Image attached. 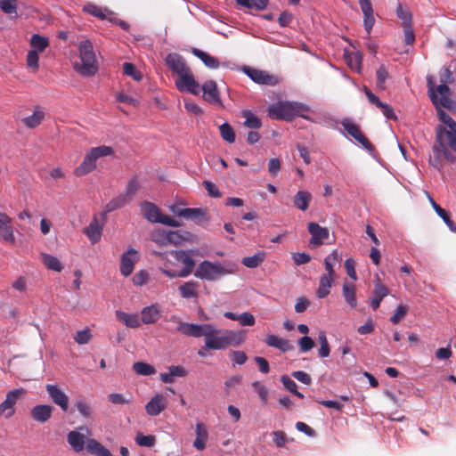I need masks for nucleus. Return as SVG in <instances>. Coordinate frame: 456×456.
<instances>
[{
  "label": "nucleus",
  "mask_w": 456,
  "mask_h": 456,
  "mask_svg": "<svg viewBox=\"0 0 456 456\" xmlns=\"http://www.w3.org/2000/svg\"><path fill=\"white\" fill-rule=\"evenodd\" d=\"M113 154L114 150L110 146L101 145L91 148L86 154L83 162L79 166L78 171H93L97 168V165L101 158L111 156Z\"/></svg>",
  "instance_id": "obj_7"
},
{
  "label": "nucleus",
  "mask_w": 456,
  "mask_h": 456,
  "mask_svg": "<svg viewBox=\"0 0 456 456\" xmlns=\"http://www.w3.org/2000/svg\"><path fill=\"white\" fill-rule=\"evenodd\" d=\"M265 341L268 346L277 348L282 353H286L294 349V346L289 342V340L273 334L266 335Z\"/></svg>",
  "instance_id": "obj_23"
},
{
  "label": "nucleus",
  "mask_w": 456,
  "mask_h": 456,
  "mask_svg": "<svg viewBox=\"0 0 456 456\" xmlns=\"http://www.w3.org/2000/svg\"><path fill=\"white\" fill-rule=\"evenodd\" d=\"M139 188L140 183L138 182L137 177H133L126 186L125 195L127 196V198L131 200V199L134 197V195L136 193Z\"/></svg>",
  "instance_id": "obj_55"
},
{
  "label": "nucleus",
  "mask_w": 456,
  "mask_h": 456,
  "mask_svg": "<svg viewBox=\"0 0 456 456\" xmlns=\"http://www.w3.org/2000/svg\"><path fill=\"white\" fill-rule=\"evenodd\" d=\"M373 297L381 300L389 294V289L381 283L379 275L375 276Z\"/></svg>",
  "instance_id": "obj_42"
},
{
  "label": "nucleus",
  "mask_w": 456,
  "mask_h": 456,
  "mask_svg": "<svg viewBox=\"0 0 456 456\" xmlns=\"http://www.w3.org/2000/svg\"><path fill=\"white\" fill-rule=\"evenodd\" d=\"M45 118V113L37 108L32 115L22 118V123L28 128H35L41 124Z\"/></svg>",
  "instance_id": "obj_36"
},
{
  "label": "nucleus",
  "mask_w": 456,
  "mask_h": 456,
  "mask_svg": "<svg viewBox=\"0 0 456 456\" xmlns=\"http://www.w3.org/2000/svg\"><path fill=\"white\" fill-rule=\"evenodd\" d=\"M78 50L80 61H76L74 63L75 70L85 77L94 75L98 70V67L91 41H81Z\"/></svg>",
  "instance_id": "obj_4"
},
{
  "label": "nucleus",
  "mask_w": 456,
  "mask_h": 456,
  "mask_svg": "<svg viewBox=\"0 0 456 456\" xmlns=\"http://www.w3.org/2000/svg\"><path fill=\"white\" fill-rule=\"evenodd\" d=\"M273 442L278 447H283L287 442V436L283 431L277 430L272 433Z\"/></svg>",
  "instance_id": "obj_62"
},
{
  "label": "nucleus",
  "mask_w": 456,
  "mask_h": 456,
  "mask_svg": "<svg viewBox=\"0 0 456 456\" xmlns=\"http://www.w3.org/2000/svg\"><path fill=\"white\" fill-rule=\"evenodd\" d=\"M238 322L241 326H253L256 319L252 314L245 312L238 315Z\"/></svg>",
  "instance_id": "obj_57"
},
{
  "label": "nucleus",
  "mask_w": 456,
  "mask_h": 456,
  "mask_svg": "<svg viewBox=\"0 0 456 456\" xmlns=\"http://www.w3.org/2000/svg\"><path fill=\"white\" fill-rule=\"evenodd\" d=\"M102 231V226L94 216L90 224L84 228L83 232L88 237L89 240L94 244L101 240Z\"/></svg>",
  "instance_id": "obj_25"
},
{
  "label": "nucleus",
  "mask_w": 456,
  "mask_h": 456,
  "mask_svg": "<svg viewBox=\"0 0 456 456\" xmlns=\"http://www.w3.org/2000/svg\"><path fill=\"white\" fill-rule=\"evenodd\" d=\"M75 407L81 417H83L85 419H89L94 415L93 407L83 398L77 399L75 402Z\"/></svg>",
  "instance_id": "obj_38"
},
{
  "label": "nucleus",
  "mask_w": 456,
  "mask_h": 456,
  "mask_svg": "<svg viewBox=\"0 0 456 456\" xmlns=\"http://www.w3.org/2000/svg\"><path fill=\"white\" fill-rule=\"evenodd\" d=\"M0 9L10 15L17 12V5L14 0H0Z\"/></svg>",
  "instance_id": "obj_52"
},
{
  "label": "nucleus",
  "mask_w": 456,
  "mask_h": 456,
  "mask_svg": "<svg viewBox=\"0 0 456 456\" xmlns=\"http://www.w3.org/2000/svg\"><path fill=\"white\" fill-rule=\"evenodd\" d=\"M192 53L200 59L202 62L209 69H217L220 65L219 61L216 57L200 49L193 48Z\"/></svg>",
  "instance_id": "obj_35"
},
{
  "label": "nucleus",
  "mask_w": 456,
  "mask_h": 456,
  "mask_svg": "<svg viewBox=\"0 0 456 456\" xmlns=\"http://www.w3.org/2000/svg\"><path fill=\"white\" fill-rule=\"evenodd\" d=\"M175 83L180 92H189L194 95H199L200 93V85L195 81L191 69L177 75Z\"/></svg>",
  "instance_id": "obj_8"
},
{
  "label": "nucleus",
  "mask_w": 456,
  "mask_h": 456,
  "mask_svg": "<svg viewBox=\"0 0 456 456\" xmlns=\"http://www.w3.org/2000/svg\"><path fill=\"white\" fill-rule=\"evenodd\" d=\"M42 260L45 265L50 270L55 272H61L62 270V265L56 256L44 253L42 254Z\"/></svg>",
  "instance_id": "obj_40"
},
{
  "label": "nucleus",
  "mask_w": 456,
  "mask_h": 456,
  "mask_svg": "<svg viewBox=\"0 0 456 456\" xmlns=\"http://www.w3.org/2000/svg\"><path fill=\"white\" fill-rule=\"evenodd\" d=\"M53 407L49 404H38L32 408L30 414L34 420L45 423L52 417Z\"/></svg>",
  "instance_id": "obj_22"
},
{
  "label": "nucleus",
  "mask_w": 456,
  "mask_h": 456,
  "mask_svg": "<svg viewBox=\"0 0 456 456\" xmlns=\"http://www.w3.org/2000/svg\"><path fill=\"white\" fill-rule=\"evenodd\" d=\"M181 214L183 215V217L194 220L197 224H201L202 222L208 220L206 216V211H204L202 208H186Z\"/></svg>",
  "instance_id": "obj_34"
},
{
  "label": "nucleus",
  "mask_w": 456,
  "mask_h": 456,
  "mask_svg": "<svg viewBox=\"0 0 456 456\" xmlns=\"http://www.w3.org/2000/svg\"><path fill=\"white\" fill-rule=\"evenodd\" d=\"M133 370L139 375L150 376L155 373V368L146 362H137L133 364Z\"/></svg>",
  "instance_id": "obj_44"
},
{
  "label": "nucleus",
  "mask_w": 456,
  "mask_h": 456,
  "mask_svg": "<svg viewBox=\"0 0 456 456\" xmlns=\"http://www.w3.org/2000/svg\"><path fill=\"white\" fill-rule=\"evenodd\" d=\"M396 14L402 20L403 27L411 26V14L408 10L403 9L401 4H398Z\"/></svg>",
  "instance_id": "obj_48"
},
{
  "label": "nucleus",
  "mask_w": 456,
  "mask_h": 456,
  "mask_svg": "<svg viewBox=\"0 0 456 456\" xmlns=\"http://www.w3.org/2000/svg\"><path fill=\"white\" fill-rule=\"evenodd\" d=\"M445 128L436 127V140L433 146V154L429 158L430 165L436 169L444 168V162L452 163L456 158L449 149L456 151V122L452 119Z\"/></svg>",
  "instance_id": "obj_2"
},
{
  "label": "nucleus",
  "mask_w": 456,
  "mask_h": 456,
  "mask_svg": "<svg viewBox=\"0 0 456 456\" xmlns=\"http://www.w3.org/2000/svg\"><path fill=\"white\" fill-rule=\"evenodd\" d=\"M135 442L140 446L151 447L155 444L156 438L152 435L144 436L138 433L135 436Z\"/></svg>",
  "instance_id": "obj_47"
},
{
  "label": "nucleus",
  "mask_w": 456,
  "mask_h": 456,
  "mask_svg": "<svg viewBox=\"0 0 456 456\" xmlns=\"http://www.w3.org/2000/svg\"><path fill=\"white\" fill-rule=\"evenodd\" d=\"M387 77L388 72L385 66H380L377 70V86L380 88H384V85Z\"/></svg>",
  "instance_id": "obj_61"
},
{
  "label": "nucleus",
  "mask_w": 456,
  "mask_h": 456,
  "mask_svg": "<svg viewBox=\"0 0 456 456\" xmlns=\"http://www.w3.org/2000/svg\"><path fill=\"white\" fill-rule=\"evenodd\" d=\"M139 261L138 251L134 248H129L121 256L120 273L125 277L129 276L134 268V265Z\"/></svg>",
  "instance_id": "obj_10"
},
{
  "label": "nucleus",
  "mask_w": 456,
  "mask_h": 456,
  "mask_svg": "<svg viewBox=\"0 0 456 456\" xmlns=\"http://www.w3.org/2000/svg\"><path fill=\"white\" fill-rule=\"evenodd\" d=\"M312 200V194L306 191H298L293 198L295 207L302 211H305Z\"/></svg>",
  "instance_id": "obj_32"
},
{
  "label": "nucleus",
  "mask_w": 456,
  "mask_h": 456,
  "mask_svg": "<svg viewBox=\"0 0 456 456\" xmlns=\"http://www.w3.org/2000/svg\"><path fill=\"white\" fill-rule=\"evenodd\" d=\"M30 45L37 52H43L49 45V41L46 37H41L38 34H35L30 38Z\"/></svg>",
  "instance_id": "obj_43"
},
{
  "label": "nucleus",
  "mask_w": 456,
  "mask_h": 456,
  "mask_svg": "<svg viewBox=\"0 0 456 456\" xmlns=\"http://www.w3.org/2000/svg\"><path fill=\"white\" fill-rule=\"evenodd\" d=\"M348 65L352 69L359 70L362 65V57L358 53H352L348 56Z\"/></svg>",
  "instance_id": "obj_60"
},
{
  "label": "nucleus",
  "mask_w": 456,
  "mask_h": 456,
  "mask_svg": "<svg viewBox=\"0 0 456 456\" xmlns=\"http://www.w3.org/2000/svg\"><path fill=\"white\" fill-rule=\"evenodd\" d=\"M143 216L151 223H158L161 213L159 208L153 203L144 201L141 205Z\"/></svg>",
  "instance_id": "obj_27"
},
{
  "label": "nucleus",
  "mask_w": 456,
  "mask_h": 456,
  "mask_svg": "<svg viewBox=\"0 0 456 456\" xmlns=\"http://www.w3.org/2000/svg\"><path fill=\"white\" fill-rule=\"evenodd\" d=\"M334 279L335 278L330 276V274H322L321 276L320 281H319V287L316 290L317 297L324 298L330 294V288L332 287Z\"/></svg>",
  "instance_id": "obj_29"
},
{
  "label": "nucleus",
  "mask_w": 456,
  "mask_h": 456,
  "mask_svg": "<svg viewBox=\"0 0 456 456\" xmlns=\"http://www.w3.org/2000/svg\"><path fill=\"white\" fill-rule=\"evenodd\" d=\"M12 218L4 212H0V238L4 240L15 244V236L11 225Z\"/></svg>",
  "instance_id": "obj_17"
},
{
  "label": "nucleus",
  "mask_w": 456,
  "mask_h": 456,
  "mask_svg": "<svg viewBox=\"0 0 456 456\" xmlns=\"http://www.w3.org/2000/svg\"><path fill=\"white\" fill-rule=\"evenodd\" d=\"M427 86L428 88V95L430 100L432 101L433 103H436L438 102V96L436 95L435 91L436 86L433 77L428 76L427 77Z\"/></svg>",
  "instance_id": "obj_58"
},
{
  "label": "nucleus",
  "mask_w": 456,
  "mask_h": 456,
  "mask_svg": "<svg viewBox=\"0 0 456 456\" xmlns=\"http://www.w3.org/2000/svg\"><path fill=\"white\" fill-rule=\"evenodd\" d=\"M245 73L256 83L260 85L275 86L278 79L275 76L269 74L265 70L246 67Z\"/></svg>",
  "instance_id": "obj_13"
},
{
  "label": "nucleus",
  "mask_w": 456,
  "mask_h": 456,
  "mask_svg": "<svg viewBox=\"0 0 456 456\" xmlns=\"http://www.w3.org/2000/svg\"><path fill=\"white\" fill-rule=\"evenodd\" d=\"M408 312L407 306L403 305H399L395 310L394 314L391 316L390 321L393 324H397L403 319L405 318Z\"/></svg>",
  "instance_id": "obj_49"
},
{
  "label": "nucleus",
  "mask_w": 456,
  "mask_h": 456,
  "mask_svg": "<svg viewBox=\"0 0 456 456\" xmlns=\"http://www.w3.org/2000/svg\"><path fill=\"white\" fill-rule=\"evenodd\" d=\"M129 201L130 200L125 194H120L113 198L109 203L105 205L102 216H105L107 214L123 208Z\"/></svg>",
  "instance_id": "obj_30"
},
{
  "label": "nucleus",
  "mask_w": 456,
  "mask_h": 456,
  "mask_svg": "<svg viewBox=\"0 0 456 456\" xmlns=\"http://www.w3.org/2000/svg\"><path fill=\"white\" fill-rule=\"evenodd\" d=\"M361 10L363 13V25L368 34L370 35L371 29L375 23L374 11L370 0H359Z\"/></svg>",
  "instance_id": "obj_18"
},
{
  "label": "nucleus",
  "mask_w": 456,
  "mask_h": 456,
  "mask_svg": "<svg viewBox=\"0 0 456 456\" xmlns=\"http://www.w3.org/2000/svg\"><path fill=\"white\" fill-rule=\"evenodd\" d=\"M265 256V252L257 251L253 256L243 257L241 260V264L248 268H256L264 262Z\"/></svg>",
  "instance_id": "obj_37"
},
{
  "label": "nucleus",
  "mask_w": 456,
  "mask_h": 456,
  "mask_svg": "<svg viewBox=\"0 0 456 456\" xmlns=\"http://www.w3.org/2000/svg\"><path fill=\"white\" fill-rule=\"evenodd\" d=\"M92 338L91 330L86 328L82 330H78L74 337L75 341L79 345L87 344Z\"/></svg>",
  "instance_id": "obj_51"
},
{
  "label": "nucleus",
  "mask_w": 456,
  "mask_h": 456,
  "mask_svg": "<svg viewBox=\"0 0 456 456\" xmlns=\"http://www.w3.org/2000/svg\"><path fill=\"white\" fill-rule=\"evenodd\" d=\"M149 275L146 271H140L133 276V283L136 286H142L148 281Z\"/></svg>",
  "instance_id": "obj_64"
},
{
  "label": "nucleus",
  "mask_w": 456,
  "mask_h": 456,
  "mask_svg": "<svg viewBox=\"0 0 456 456\" xmlns=\"http://www.w3.org/2000/svg\"><path fill=\"white\" fill-rule=\"evenodd\" d=\"M123 71L126 75L132 77L136 81H139L142 78V75L133 63L125 62L123 64Z\"/></svg>",
  "instance_id": "obj_53"
},
{
  "label": "nucleus",
  "mask_w": 456,
  "mask_h": 456,
  "mask_svg": "<svg viewBox=\"0 0 456 456\" xmlns=\"http://www.w3.org/2000/svg\"><path fill=\"white\" fill-rule=\"evenodd\" d=\"M307 229L311 234L309 243L313 248L321 246L323 243V240L329 238V230L325 227H322L314 222L308 223Z\"/></svg>",
  "instance_id": "obj_11"
},
{
  "label": "nucleus",
  "mask_w": 456,
  "mask_h": 456,
  "mask_svg": "<svg viewBox=\"0 0 456 456\" xmlns=\"http://www.w3.org/2000/svg\"><path fill=\"white\" fill-rule=\"evenodd\" d=\"M318 340L321 345L320 349L318 351L319 356L322 358L328 357L330 355V349L324 332L320 333Z\"/></svg>",
  "instance_id": "obj_46"
},
{
  "label": "nucleus",
  "mask_w": 456,
  "mask_h": 456,
  "mask_svg": "<svg viewBox=\"0 0 456 456\" xmlns=\"http://www.w3.org/2000/svg\"><path fill=\"white\" fill-rule=\"evenodd\" d=\"M178 237V233L176 232H168L165 236L158 239L153 238V240L159 243V245H166L169 242H175V239Z\"/></svg>",
  "instance_id": "obj_59"
},
{
  "label": "nucleus",
  "mask_w": 456,
  "mask_h": 456,
  "mask_svg": "<svg viewBox=\"0 0 456 456\" xmlns=\"http://www.w3.org/2000/svg\"><path fill=\"white\" fill-rule=\"evenodd\" d=\"M305 109L304 106L296 102H278L268 108V115L273 119L291 120L299 111Z\"/></svg>",
  "instance_id": "obj_6"
},
{
  "label": "nucleus",
  "mask_w": 456,
  "mask_h": 456,
  "mask_svg": "<svg viewBox=\"0 0 456 456\" xmlns=\"http://www.w3.org/2000/svg\"><path fill=\"white\" fill-rule=\"evenodd\" d=\"M196 438L193 442V447L198 451H203L206 448L208 440V432L206 426L199 422L195 427Z\"/></svg>",
  "instance_id": "obj_24"
},
{
  "label": "nucleus",
  "mask_w": 456,
  "mask_h": 456,
  "mask_svg": "<svg viewBox=\"0 0 456 456\" xmlns=\"http://www.w3.org/2000/svg\"><path fill=\"white\" fill-rule=\"evenodd\" d=\"M242 117L245 118L244 126L251 128L257 129L262 126V122L259 118L255 116L250 110H244Z\"/></svg>",
  "instance_id": "obj_41"
},
{
  "label": "nucleus",
  "mask_w": 456,
  "mask_h": 456,
  "mask_svg": "<svg viewBox=\"0 0 456 456\" xmlns=\"http://www.w3.org/2000/svg\"><path fill=\"white\" fill-rule=\"evenodd\" d=\"M300 351L303 353L308 352L315 346L314 341L307 336H304L298 340Z\"/></svg>",
  "instance_id": "obj_54"
},
{
  "label": "nucleus",
  "mask_w": 456,
  "mask_h": 456,
  "mask_svg": "<svg viewBox=\"0 0 456 456\" xmlns=\"http://www.w3.org/2000/svg\"><path fill=\"white\" fill-rule=\"evenodd\" d=\"M177 330L183 335L193 338H205V347L210 350L225 349L229 346H237L243 341L240 334L231 330H218L213 325L195 324L179 322Z\"/></svg>",
  "instance_id": "obj_1"
},
{
  "label": "nucleus",
  "mask_w": 456,
  "mask_h": 456,
  "mask_svg": "<svg viewBox=\"0 0 456 456\" xmlns=\"http://www.w3.org/2000/svg\"><path fill=\"white\" fill-rule=\"evenodd\" d=\"M45 390L53 403L58 405L63 411L69 408V396L57 386L47 384Z\"/></svg>",
  "instance_id": "obj_12"
},
{
  "label": "nucleus",
  "mask_w": 456,
  "mask_h": 456,
  "mask_svg": "<svg viewBox=\"0 0 456 456\" xmlns=\"http://www.w3.org/2000/svg\"><path fill=\"white\" fill-rule=\"evenodd\" d=\"M116 318L129 328H137L140 326V320L135 314H127L120 310H117Z\"/></svg>",
  "instance_id": "obj_31"
},
{
  "label": "nucleus",
  "mask_w": 456,
  "mask_h": 456,
  "mask_svg": "<svg viewBox=\"0 0 456 456\" xmlns=\"http://www.w3.org/2000/svg\"><path fill=\"white\" fill-rule=\"evenodd\" d=\"M172 254L175 260L183 265L181 278L188 277L195 267L193 258L184 250H175Z\"/></svg>",
  "instance_id": "obj_15"
},
{
  "label": "nucleus",
  "mask_w": 456,
  "mask_h": 456,
  "mask_svg": "<svg viewBox=\"0 0 456 456\" xmlns=\"http://www.w3.org/2000/svg\"><path fill=\"white\" fill-rule=\"evenodd\" d=\"M108 400L113 404H126L132 400V397L126 398L122 394L113 393L108 395Z\"/></svg>",
  "instance_id": "obj_56"
},
{
  "label": "nucleus",
  "mask_w": 456,
  "mask_h": 456,
  "mask_svg": "<svg viewBox=\"0 0 456 456\" xmlns=\"http://www.w3.org/2000/svg\"><path fill=\"white\" fill-rule=\"evenodd\" d=\"M166 64L173 73L180 75L190 70L183 56L176 53H168L166 57Z\"/></svg>",
  "instance_id": "obj_16"
},
{
  "label": "nucleus",
  "mask_w": 456,
  "mask_h": 456,
  "mask_svg": "<svg viewBox=\"0 0 456 456\" xmlns=\"http://www.w3.org/2000/svg\"><path fill=\"white\" fill-rule=\"evenodd\" d=\"M201 89L203 90V93H204L203 96L206 101H208L211 103L222 105V102L219 97V93L217 90V86L215 81H213V80L206 81L203 84Z\"/></svg>",
  "instance_id": "obj_21"
},
{
  "label": "nucleus",
  "mask_w": 456,
  "mask_h": 456,
  "mask_svg": "<svg viewBox=\"0 0 456 456\" xmlns=\"http://www.w3.org/2000/svg\"><path fill=\"white\" fill-rule=\"evenodd\" d=\"M291 375L293 378H295L303 384L310 385L312 382L310 375L303 370L293 371Z\"/></svg>",
  "instance_id": "obj_63"
},
{
  "label": "nucleus",
  "mask_w": 456,
  "mask_h": 456,
  "mask_svg": "<svg viewBox=\"0 0 456 456\" xmlns=\"http://www.w3.org/2000/svg\"><path fill=\"white\" fill-rule=\"evenodd\" d=\"M342 126L344 129L346 131V133L354 137L364 149L368 151H371L373 149V145L370 143V142L365 137V135L361 131L360 127L350 122V121H344L342 123Z\"/></svg>",
  "instance_id": "obj_14"
},
{
  "label": "nucleus",
  "mask_w": 456,
  "mask_h": 456,
  "mask_svg": "<svg viewBox=\"0 0 456 456\" xmlns=\"http://www.w3.org/2000/svg\"><path fill=\"white\" fill-rule=\"evenodd\" d=\"M161 317V309L158 305L152 304L141 311L142 322L144 324L155 323Z\"/></svg>",
  "instance_id": "obj_20"
},
{
  "label": "nucleus",
  "mask_w": 456,
  "mask_h": 456,
  "mask_svg": "<svg viewBox=\"0 0 456 456\" xmlns=\"http://www.w3.org/2000/svg\"><path fill=\"white\" fill-rule=\"evenodd\" d=\"M252 387L257 393L260 400L262 403H265L268 400V389L267 387L263 385L260 381H254L252 383Z\"/></svg>",
  "instance_id": "obj_50"
},
{
  "label": "nucleus",
  "mask_w": 456,
  "mask_h": 456,
  "mask_svg": "<svg viewBox=\"0 0 456 456\" xmlns=\"http://www.w3.org/2000/svg\"><path fill=\"white\" fill-rule=\"evenodd\" d=\"M342 291L346 302L350 305L351 308H355L357 305L355 286L353 283L346 281L343 284Z\"/></svg>",
  "instance_id": "obj_33"
},
{
  "label": "nucleus",
  "mask_w": 456,
  "mask_h": 456,
  "mask_svg": "<svg viewBox=\"0 0 456 456\" xmlns=\"http://www.w3.org/2000/svg\"><path fill=\"white\" fill-rule=\"evenodd\" d=\"M232 272L224 268L219 263H212L208 260L202 261L194 272V276L201 280L216 281L219 278L230 274Z\"/></svg>",
  "instance_id": "obj_5"
},
{
  "label": "nucleus",
  "mask_w": 456,
  "mask_h": 456,
  "mask_svg": "<svg viewBox=\"0 0 456 456\" xmlns=\"http://www.w3.org/2000/svg\"><path fill=\"white\" fill-rule=\"evenodd\" d=\"M24 395L23 389H13L6 394L5 400L0 403V416L10 419L15 413V404L19 398Z\"/></svg>",
  "instance_id": "obj_9"
},
{
  "label": "nucleus",
  "mask_w": 456,
  "mask_h": 456,
  "mask_svg": "<svg viewBox=\"0 0 456 456\" xmlns=\"http://www.w3.org/2000/svg\"><path fill=\"white\" fill-rule=\"evenodd\" d=\"M435 91H436V95L438 96V94H439L440 97H438V102L436 103H433V104L436 107L440 105L444 108L450 109L452 107V102L449 97L450 88L448 87V86L446 84H440L436 87Z\"/></svg>",
  "instance_id": "obj_26"
},
{
  "label": "nucleus",
  "mask_w": 456,
  "mask_h": 456,
  "mask_svg": "<svg viewBox=\"0 0 456 456\" xmlns=\"http://www.w3.org/2000/svg\"><path fill=\"white\" fill-rule=\"evenodd\" d=\"M79 430L89 432L86 427H78L67 435V442L75 452H81L86 448L87 453L94 456H112L110 451L96 439L88 438L85 440V435L80 433Z\"/></svg>",
  "instance_id": "obj_3"
},
{
  "label": "nucleus",
  "mask_w": 456,
  "mask_h": 456,
  "mask_svg": "<svg viewBox=\"0 0 456 456\" xmlns=\"http://www.w3.org/2000/svg\"><path fill=\"white\" fill-rule=\"evenodd\" d=\"M199 288L200 284L198 281H190L179 286L178 291L183 298H196L199 296Z\"/></svg>",
  "instance_id": "obj_28"
},
{
  "label": "nucleus",
  "mask_w": 456,
  "mask_h": 456,
  "mask_svg": "<svg viewBox=\"0 0 456 456\" xmlns=\"http://www.w3.org/2000/svg\"><path fill=\"white\" fill-rule=\"evenodd\" d=\"M83 11L93 15V16H95L101 20H104L106 19V13L107 14H113V12L106 8H102L96 4H87L84 6L83 8Z\"/></svg>",
  "instance_id": "obj_39"
},
{
  "label": "nucleus",
  "mask_w": 456,
  "mask_h": 456,
  "mask_svg": "<svg viewBox=\"0 0 456 456\" xmlns=\"http://www.w3.org/2000/svg\"><path fill=\"white\" fill-rule=\"evenodd\" d=\"M219 131L222 138L229 143L235 142V133L233 128L228 124L224 123L219 126Z\"/></svg>",
  "instance_id": "obj_45"
},
{
  "label": "nucleus",
  "mask_w": 456,
  "mask_h": 456,
  "mask_svg": "<svg viewBox=\"0 0 456 456\" xmlns=\"http://www.w3.org/2000/svg\"><path fill=\"white\" fill-rule=\"evenodd\" d=\"M167 407V399L161 394L155 395L145 405V411L150 416H158Z\"/></svg>",
  "instance_id": "obj_19"
}]
</instances>
